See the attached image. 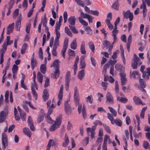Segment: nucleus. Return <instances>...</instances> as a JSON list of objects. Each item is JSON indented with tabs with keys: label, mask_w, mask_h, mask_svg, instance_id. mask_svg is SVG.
Masks as SVG:
<instances>
[{
	"label": "nucleus",
	"mask_w": 150,
	"mask_h": 150,
	"mask_svg": "<svg viewBox=\"0 0 150 150\" xmlns=\"http://www.w3.org/2000/svg\"><path fill=\"white\" fill-rule=\"evenodd\" d=\"M54 144V141L52 139H50L48 142L46 147L47 150H49L51 146H53Z\"/></svg>",
	"instance_id": "nucleus-41"
},
{
	"label": "nucleus",
	"mask_w": 150,
	"mask_h": 150,
	"mask_svg": "<svg viewBox=\"0 0 150 150\" xmlns=\"http://www.w3.org/2000/svg\"><path fill=\"white\" fill-rule=\"evenodd\" d=\"M37 74V78L38 80V81L41 83L43 81V75L40 72H38Z\"/></svg>",
	"instance_id": "nucleus-46"
},
{
	"label": "nucleus",
	"mask_w": 150,
	"mask_h": 150,
	"mask_svg": "<svg viewBox=\"0 0 150 150\" xmlns=\"http://www.w3.org/2000/svg\"><path fill=\"white\" fill-rule=\"evenodd\" d=\"M147 108L146 107H144L141 110L140 117L142 119H143L144 118L145 111L147 109Z\"/></svg>",
	"instance_id": "nucleus-56"
},
{
	"label": "nucleus",
	"mask_w": 150,
	"mask_h": 150,
	"mask_svg": "<svg viewBox=\"0 0 150 150\" xmlns=\"http://www.w3.org/2000/svg\"><path fill=\"white\" fill-rule=\"evenodd\" d=\"M8 114L7 111H2L0 112V123L4 122Z\"/></svg>",
	"instance_id": "nucleus-9"
},
{
	"label": "nucleus",
	"mask_w": 150,
	"mask_h": 150,
	"mask_svg": "<svg viewBox=\"0 0 150 150\" xmlns=\"http://www.w3.org/2000/svg\"><path fill=\"white\" fill-rule=\"evenodd\" d=\"M139 59L135 54L134 55L133 61L132 62V67L133 69H135L137 68V62L139 60Z\"/></svg>",
	"instance_id": "nucleus-11"
},
{
	"label": "nucleus",
	"mask_w": 150,
	"mask_h": 150,
	"mask_svg": "<svg viewBox=\"0 0 150 150\" xmlns=\"http://www.w3.org/2000/svg\"><path fill=\"white\" fill-rule=\"evenodd\" d=\"M85 55H83L80 58L79 67L80 69H84L86 67V64L85 60Z\"/></svg>",
	"instance_id": "nucleus-10"
},
{
	"label": "nucleus",
	"mask_w": 150,
	"mask_h": 150,
	"mask_svg": "<svg viewBox=\"0 0 150 150\" xmlns=\"http://www.w3.org/2000/svg\"><path fill=\"white\" fill-rule=\"evenodd\" d=\"M145 68V67L144 66H142L141 67L140 71L143 72V77L144 78L147 79L149 78V76L148 75H146L144 72H143V71Z\"/></svg>",
	"instance_id": "nucleus-43"
},
{
	"label": "nucleus",
	"mask_w": 150,
	"mask_h": 150,
	"mask_svg": "<svg viewBox=\"0 0 150 150\" xmlns=\"http://www.w3.org/2000/svg\"><path fill=\"white\" fill-rule=\"evenodd\" d=\"M78 78L81 80H82L85 76V72L84 70L79 71L78 74Z\"/></svg>",
	"instance_id": "nucleus-35"
},
{
	"label": "nucleus",
	"mask_w": 150,
	"mask_h": 150,
	"mask_svg": "<svg viewBox=\"0 0 150 150\" xmlns=\"http://www.w3.org/2000/svg\"><path fill=\"white\" fill-rule=\"evenodd\" d=\"M74 101L76 105H78V110L79 113L80 114L81 111L82 105H79V94L78 90V87L77 86H75L74 88Z\"/></svg>",
	"instance_id": "nucleus-1"
},
{
	"label": "nucleus",
	"mask_w": 150,
	"mask_h": 150,
	"mask_svg": "<svg viewBox=\"0 0 150 150\" xmlns=\"http://www.w3.org/2000/svg\"><path fill=\"white\" fill-rule=\"evenodd\" d=\"M120 75L121 77V84L122 85H124L127 82V79L126 78V75L125 73H120Z\"/></svg>",
	"instance_id": "nucleus-16"
},
{
	"label": "nucleus",
	"mask_w": 150,
	"mask_h": 150,
	"mask_svg": "<svg viewBox=\"0 0 150 150\" xmlns=\"http://www.w3.org/2000/svg\"><path fill=\"white\" fill-rule=\"evenodd\" d=\"M50 85V79L48 78L47 77L46 78L44 87L46 88Z\"/></svg>",
	"instance_id": "nucleus-64"
},
{
	"label": "nucleus",
	"mask_w": 150,
	"mask_h": 150,
	"mask_svg": "<svg viewBox=\"0 0 150 150\" xmlns=\"http://www.w3.org/2000/svg\"><path fill=\"white\" fill-rule=\"evenodd\" d=\"M28 125L30 126L31 129L32 130L34 131L35 130V128L33 125L32 119L30 116L28 117Z\"/></svg>",
	"instance_id": "nucleus-27"
},
{
	"label": "nucleus",
	"mask_w": 150,
	"mask_h": 150,
	"mask_svg": "<svg viewBox=\"0 0 150 150\" xmlns=\"http://www.w3.org/2000/svg\"><path fill=\"white\" fill-rule=\"evenodd\" d=\"M90 15L86 13H84L83 12L81 11V17L82 18H88V17Z\"/></svg>",
	"instance_id": "nucleus-61"
},
{
	"label": "nucleus",
	"mask_w": 150,
	"mask_h": 150,
	"mask_svg": "<svg viewBox=\"0 0 150 150\" xmlns=\"http://www.w3.org/2000/svg\"><path fill=\"white\" fill-rule=\"evenodd\" d=\"M64 142L63 143V146L65 147L68 146L69 143V141L68 136L67 134H65L64 138Z\"/></svg>",
	"instance_id": "nucleus-29"
},
{
	"label": "nucleus",
	"mask_w": 150,
	"mask_h": 150,
	"mask_svg": "<svg viewBox=\"0 0 150 150\" xmlns=\"http://www.w3.org/2000/svg\"><path fill=\"white\" fill-rule=\"evenodd\" d=\"M34 54L33 53L31 57V67L33 70L34 69V68L35 66L37 63L36 60H35L34 59Z\"/></svg>",
	"instance_id": "nucleus-31"
},
{
	"label": "nucleus",
	"mask_w": 150,
	"mask_h": 150,
	"mask_svg": "<svg viewBox=\"0 0 150 150\" xmlns=\"http://www.w3.org/2000/svg\"><path fill=\"white\" fill-rule=\"evenodd\" d=\"M76 18L74 16H71L69 17L68 21L71 25H74L75 24Z\"/></svg>",
	"instance_id": "nucleus-25"
},
{
	"label": "nucleus",
	"mask_w": 150,
	"mask_h": 150,
	"mask_svg": "<svg viewBox=\"0 0 150 150\" xmlns=\"http://www.w3.org/2000/svg\"><path fill=\"white\" fill-rule=\"evenodd\" d=\"M65 110L66 113L68 115L70 114L71 113V108L68 102H65Z\"/></svg>",
	"instance_id": "nucleus-14"
},
{
	"label": "nucleus",
	"mask_w": 150,
	"mask_h": 150,
	"mask_svg": "<svg viewBox=\"0 0 150 150\" xmlns=\"http://www.w3.org/2000/svg\"><path fill=\"white\" fill-rule=\"evenodd\" d=\"M9 95V92L8 91H7L5 93V103H8V96Z\"/></svg>",
	"instance_id": "nucleus-57"
},
{
	"label": "nucleus",
	"mask_w": 150,
	"mask_h": 150,
	"mask_svg": "<svg viewBox=\"0 0 150 150\" xmlns=\"http://www.w3.org/2000/svg\"><path fill=\"white\" fill-rule=\"evenodd\" d=\"M7 65L5 69L3 71V73L4 74L3 75V78H2V82L3 83H4V82H5L4 77H5V76H6V71L7 70H8V69H9V64H8V63H7Z\"/></svg>",
	"instance_id": "nucleus-39"
},
{
	"label": "nucleus",
	"mask_w": 150,
	"mask_h": 150,
	"mask_svg": "<svg viewBox=\"0 0 150 150\" xmlns=\"http://www.w3.org/2000/svg\"><path fill=\"white\" fill-rule=\"evenodd\" d=\"M86 102H89L90 103H92L93 102V97L91 95L88 96L86 99Z\"/></svg>",
	"instance_id": "nucleus-55"
},
{
	"label": "nucleus",
	"mask_w": 150,
	"mask_h": 150,
	"mask_svg": "<svg viewBox=\"0 0 150 150\" xmlns=\"http://www.w3.org/2000/svg\"><path fill=\"white\" fill-rule=\"evenodd\" d=\"M63 86L62 85L59 89V92L58 95V100L57 103L58 105L59 106L61 104L62 100L63 95Z\"/></svg>",
	"instance_id": "nucleus-6"
},
{
	"label": "nucleus",
	"mask_w": 150,
	"mask_h": 150,
	"mask_svg": "<svg viewBox=\"0 0 150 150\" xmlns=\"http://www.w3.org/2000/svg\"><path fill=\"white\" fill-rule=\"evenodd\" d=\"M88 46L90 49L91 50L93 53H95V47L93 42H89L88 43Z\"/></svg>",
	"instance_id": "nucleus-34"
},
{
	"label": "nucleus",
	"mask_w": 150,
	"mask_h": 150,
	"mask_svg": "<svg viewBox=\"0 0 150 150\" xmlns=\"http://www.w3.org/2000/svg\"><path fill=\"white\" fill-rule=\"evenodd\" d=\"M70 48L73 50L76 49L77 47V43L76 41V39H74L71 42L70 44Z\"/></svg>",
	"instance_id": "nucleus-17"
},
{
	"label": "nucleus",
	"mask_w": 150,
	"mask_h": 150,
	"mask_svg": "<svg viewBox=\"0 0 150 150\" xmlns=\"http://www.w3.org/2000/svg\"><path fill=\"white\" fill-rule=\"evenodd\" d=\"M86 32L87 33L91 34L92 32L91 28L89 27H86L84 28Z\"/></svg>",
	"instance_id": "nucleus-63"
},
{
	"label": "nucleus",
	"mask_w": 150,
	"mask_h": 150,
	"mask_svg": "<svg viewBox=\"0 0 150 150\" xmlns=\"http://www.w3.org/2000/svg\"><path fill=\"white\" fill-rule=\"evenodd\" d=\"M65 33L67 34L68 35H69L70 36H72V34L71 32L69 30V29H68V28L66 27H65Z\"/></svg>",
	"instance_id": "nucleus-62"
},
{
	"label": "nucleus",
	"mask_w": 150,
	"mask_h": 150,
	"mask_svg": "<svg viewBox=\"0 0 150 150\" xmlns=\"http://www.w3.org/2000/svg\"><path fill=\"white\" fill-rule=\"evenodd\" d=\"M27 47V45L26 43L23 44L22 47L21 51V53L22 54H24Z\"/></svg>",
	"instance_id": "nucleus-50"
},
{
	"label": "nucleus",
	"mask_w": 150,
	"mask_h": 150,
	"mask_svg": "<svg viewBox=\"0 0 150 150\" xmlns=\"http://www.w3.org/2000/svg\"><path fill=\"white\" fill-rule=\"evenodd\" d=\"M136 118L137 121V131H139L140 130V121L139 117L138 116L136 115Z\"/></svg>",
	"instance_id": "nucleus-59"
},
{
	"label": "nucleus",
	"mask_w": 150,
	"mask_h": 150,
	"mask_svg": "<svg viewBox=\"0 0 150 150\" xmlns=\"http://www.w3.org/2000/svg\"><path fill=\"white\" fill-rule=\"evenodd\" d=\"M70 80V72L68 71L66 74L65 77V81L66 82H69Z\"/></svg>",
	"instance_id": "nucleus-49"
},
{
	"label": "nucleus",
	"mask_w": 150,
	"mask_h": 150,
	"mask_svg": "<svg viewBox=\"0 0 150 150\" xmlns=\"http://www.w3.org/2000/svg\"><path fill=\"white\" fill-rule=\"evenodd\" d=\"M119 4L118 2L115 1L112 5V8L116 10H118L119 8Z\"/></svg>",
	"instance_id": "nucleus-53"
},
{
	"label": "nucleus",
	"mask_w": 150,
	"mask_h": 150,
	"mask_svg": "<svg viewBox=\"0 0 150 150\" xmlns=\"http://www.w3.org/2000/svg\"><path fill=\"white\" fill-rule=\"evenodd\" d=\"M110 138L109 135L105 134L104 136L103 143V150H107V142Z\"/></svg>",
	"instance_id": "nucleus-12"
},
{
	"label": "nucleus",
	"mask_w": 150,
	"mask_h": 150,
	"mask_svg": "<svg viewBox=\"0 0 150 150\" xmlns=\"http://www.w3.org/2000/svg\"><path fill=\"white\" fill-rule=\"evenodd\" d=\"M107 117L108 119L110 121L111 123L112 124H116L117 125L120 126L122 124V122L119 119H116L115 120L111 115L109 113L107 114Z\"/></svg>",
	"instance_id": "nucleus-3"
},
{
	"label": "nucleus",
	"mask_w": 150,
	"mask_h": 150,
	"mask_svg": "<svg viewBox=\"0 0 150 150\" xmlns=\"http://www.w3.org/2000/svg\"><path fill=\"white\" fill-rule=\"evenodd\" d=\"M9 36H7V37L6 42H4L2 46V48L0 50V54L1 55H3L5 53L6 50L7 46L9 45Z\"/></svg>",
	"instance_id": "nucleus-5"
},
{
	"label": "nucleus",
	"mask_w": 150,
	"mask_h": 150,
	"mask_svg": "<svg viewBox=\"0 0 150 150\" xmlns=\"http://www.w3.org/2000/svg\"><path fill=\"white\" fill-rule=\"evenodd\" d=\"M18 109L20 112V117L23 120H25L26 118V115L25 113L19 107H18Z\"/></svg>",
	"instance_id": "nucleus-24"
},
{
	"label": "nucleus",
	"mask_w": 150,
	"mask_h": 150,
	"mask_svg": "<svg viewBox=\"0 0 150 150\" xmlns=\"http://www.w3.org/2000/svg\"><path fill=\"white\" fill-rule=\"evenodd\" d=\"M112 19V14L110 13H108L107 15V18L106 20V23L108 26L110 30H112L113 27V25L110 23V21Z\"/></svg>",
	"instance_id": "nucleus-8"
},
{
	"label": "nucleus",
	"mask_w": 150,
	"mask_h": 150,
	"mask_svg": "<svg viewBox=\"0 0 150 150\" xmlns=\"http://www.w3.org/2000/svg\"><path fill=\"white\" fill-rule=\"evenodd\" d=\"M22 75H23V79L21 81V86L24 89L26 90L27 89V87L25 84L24 83V76L23 74H22Z\"/></svg>",
	"instance_id": "nucleus-51"
},
{
	"label": "nucleus",
	"mask_w": 150,
	"mask_h": 150,
	"mask_svg": "<svg viewBox=\"0 0 150 150\" xmlns=\"http://www.w3.org/2000/svg\"><path fill=\"white\" fill-rule=\"evenodd\" d=\"M60 74V72L58 68H55V71L51 74L52 78L57 79L59 77Z\"/></svg>",
	"instance_id": "nucleus-20"
},
{
	"label": "nucleus",
	"mask_w": 150,
	"mask_h": 150,
	"mask_svg": "<svg viewBox=\"0 0 150 150\" xmlns=\"http://www.w3.org/2000/svg\"><path fill=\"white\" fill-rule=\"evenodd\" d=\"M48 91L47 89H44L43 92L42 98L44 101L47 100L49 97Z\"/></svg>",
	"instance_id": "nucleus-18"
},
{
	"label": "nucleus",
	"mask_w": 150,
	"mask_h": 150,
	"mask_svg": "<svg viewBox=\"0 0 150 150\" xmlns=\"http://www.w3.org/2000/svg\"><path fill=\"white\" fill-rule=\"evenodd\" d=\"M7 138L6 134L5 133H2V143H4V142H7Z\"/></svg>",
	"instance_id": "nucleus-44"
},
{
	"label": "nucleus",
	"mask_w": 150,
	"mask_h": 150,
	"mask_svg": "<svg viewBox=\"0 0 150 150\" xmlns=\"http://www.w3.org/2000/svg\"><path fill=\"white\" fill-rule=\"evenodd\" d=\"M96 129V126L95 125L91 127H88L86 128L87 133L89 136H90V138L92 139L95 138Z\"/></svg>",
	"instance_id": "nucleus-4"
},
{
	"label": "nucleus",
	"mask_w": 150,
	"mask_h": 150,
	"mask_svg": "<svg viewBox=\"0 0 150 150\" xmlns=\"http://www.w3.org/2000/svg\"><path fill=\"white\" fill-rule=\"evenodd\" d=\"M104 80L105 81H108L111 83L114 82L115 81L114 79L112 78L111 76H110L109 77L108 76H106L104 75Z\"/></svg>",
	"instance_id": "nucleus-30"
},
{
	"label": "nucleus",
	"mask_w": 150,
	"mask_h": 150,
	"mask_svg": "<svg viewBox=\"0 0 150 150\" xmlns=\"http://www.w3.org/2000/svg\"><path fill=\"white\" fill-rule=\"evenodd\" d=\"M18 66L16 64H13V65L12 68V72L13 74V77L14 79H15L16 78L17 72L18 71Z\"/></svg>",
	"instance_id": "nucleus-21"
},
{
	"label": "nucleus",
	"mask_w": 150,
	"mask_h": 150,
	"mask_svg": "<svg viewBox=\"0 0 150 150\" xmlns=\"http://www.w3.org/2000/svg\"><path fill=\"white\" fill-rule=\"evenodd\" d=\"M85 43L84 41L81 42L80 47V50L82 54L86 53V50L85 48Z\"/></svg>",
	"instance_id": "nucleus-23"
},
{
	"label": "nucleus",
	"mask_w": 150,
	"mask_h": 150,
	"mask_svg": "<svg viewBox=\"0 0 150 150\" xmlns=\"http://www.w3.org/2000/svg\"><path fill=\"white\" fill-rule=\"evenodd\" d=\"M54 37H52L50 40V46L51 47H52L54 43L53 48H57V47L59 45V40H58L55 39L54 43Z\"/></svg>",
	"instance_id": "nucleus-7"
},
{
	"label": "nucleus",
	"mask_w": 150,
	"mask_h": 150,
	"mask_svg": "<svg viewBox=\"0 0 150 150\" xmlns=\"http://www.w3.org/2000/svg\"><path fill=\"white\" fill-rule=\"evenodd\" d=\"M110 67V63L108 62L104 66L103 69V73L105 75L107 71V69L109 68Z\"/></svg>",
	"instance_id": "nucleus-48"
},
{
	"label": "nucleus",
	"mask_w": 150,
	"mask_h": 150,
	"mask_svg": "<svg viewBox=\"0 0 150 150\" xmlns=\"http://www.w3.org/2000/svg\"><path fill=\"white\" fill-rule=\"evenodd\" d=\"M117 29V27L115 26V28L112 32V36L113 37L114 39L115 40H116L117 39L116 34L118 32V30Z\"/></svg>",
	"instance_id": "nucleus-42"
},
{
	"label": "nucleus",
	"mask_w": 150,
	"mask_h": 150,
	"mask_svg": "<svg viewBox=\"0 0 150 150\" xmlns=\"http://www.w3.org/2000/svg\"><path fill=\"white\" fill-rule=\"evenodd\" d=\"M117 100L119 101L120 102L123 103H125L127 102L128 101V99L127 98H121L119 96H117Z\"/></svg>",
	"instance_id": "nucleus-45"
},
{
	"label": "nucleus",
	"mask_w": 150,
	"mask_h": 150,
	"mask_svg": "<svg viewBox=\"0 0 150 150\" xmlns=\"http://www.w3.org/2000/svg\"><path fill=\"white\" fill-rule=\"evenodd\" d=\"M59 59H56L52 63V64L51 66V67H54L56 68H58V67L59 66Z\"/></svg>",
	"instance_id": "nucleus-36"
},
{
	"label": "nucleus",
	"mask_w": 150,
	"mask_h": 150,
	"mask_svg": "<svg viewBox=\"0 0 150 150\" xmlns=\"http://www.w3.org/2000/svg\"><path fill=\"white\" fill-rule=\"evenodd\" d=\"M69 28L72 32L74 33H78V30L74 25H69Z\"/></svg>",
	"instance_id": "nucleus-52"
},
{
	"label": "nucleus",
	"mask_w": 150,
	"mask_h": 150,
	"mask_svg": "<svg viewBox=\"0 0 150 150\" xmlns=\"http://www.w3.org/2000/svg\"><path fill=\"white\" fill-rule=\"evenodd\" d=\"M62 120L61 117L57 118L54 124L51 125L49 128V130L51 132H53L57 129L59 128L61 125Z\"/></svg>",
	"instance_id": "nucleus-2"
},
{
	"label": "nucleus",
	"mask_w": 150,
	"mask_h": 150,
	"mask_svg": "<svg viewBox=\"0 0 150 150\" xmlns=\"http://www.w3.org/2000/svg\"><path fill=\"white\" fill-rule=\"evenodd\" d=\"M130 76L131 78H139L140 77V75L138 72L136 71H134L132 73L130 74Z\"/></svg>",
	"instance_id": "nucleus-37"
},
{
	"label": "nucleus",
	"mask_w": 150,
	"mask_h": 150,
	"mask_svg": "<svg viewBox=\"0 0 150 150\" xmlns=\"http://www.w3.org/2000/svg\"><path fill=\"white\" fill-rule=\"evenodd\" d=\"M35 88L36 90H38V86L35 80H33V82L31 83V90H35Z\"/></svg>",
	"instance_id": "nucleus-38"
},
{
	"label": "nucleus",
	"mask_w": 150,
	"mask_h": 150,
	"mask_svg": "<svg viewBox=\"0 0 150 150\" xmlns=\"http://www.w3.org/2000/svg\"><path fill=\"white\" fill-rule=\"evenodd\" d=\"M133 100L134 103L136 104H142L143 105H145V103L142 102L140 98L137 97H134L133 98Z\"/></svg>",
	"instance_id": "nucleus-22"
},
{
	"label": "nucleus",
	"mask_w": 150,
	"mask_h": 150,
	"mask_svg": "<svg viewBox=\"0 0 150 150\" xmlns=\"http://www.w3.org/2000/svg\"><path fill=\"white\" fill-rule=\"evenodd\" d=\"M119 89V87L117 81H116L115 82V92L117 94L116 95L117 96H118Z\"/></svg>",
	"instance_id": "nucleus-58"
},
{
	"label": "nucleus",
	"mask_w": 150,
	"mask_h": 150,
	"mask_svg": "<svg viewBox=\"0 0 150 150\" xmlns=\"http://www.w3.org/2000/svg\"><path fill=\"white\" fill-rule=\"evenodd\" d=\"M79 60V57L78 56H77L75 59L73 68V69L74 70V75H75L76 73V71L77 70V64Z\"/></svg>",
	"instance_id": "nucleus-26"
},
{
	"label": "nucleus",
	"mask_w": 150,
	"mask_h": 150,
	"mask_svg": "<svg viewBox=\"0 0 150 150\" xmlns=\"http://www.w3.org/2000/svg\"><path fill=\"white\" fill-rule=\"evenodd\" d=\"M123 15L124 17L126 18H129L130 21H131L132 20L133 18V14L131 12L129 11H127L124 13Z\"/></svg>",
	"instance_id": "nucleus-13"
},
{
	"label": "nucleus",
	"mask_w": 150,
	"mask_h": 150,
	"mask_svg": "<svg viewBox=\"0 0 150 150\" xmlns=\"http://www.w3.org/2000/svg\"><path fill=\"white\" fill-rule=\"evenodd\" d=\"M108 108L109 109L110 112L112 114V115H111L112 117H113V116L116 117L117 115V112L113 108L110 107H108Z\"/></svg>",
	"instance_id": "nucleus-40"
},
{
	"label": "nucleus",
	"mask_w": 150,
	"mask_h": 150,
	"mask_svg": "<svg viewBox=\"0 0 150 150\" xmlns=\"http://www.w3.org/2000/svg\"><path fill=\"white\" fill-rule=\"evenodd\" d=\"M79 22L83 25L87 26L88 25V23L83 20L81 17H79Z\"/></svg>",
	"instance_id": "nucleus-54"
},
{
	"label": "nucleus",
	"mask_w": 150,
	"mask_h": 150,
	"mask_svg": "<svg viewBox=\"0 0 150 150\" xmlns=\"http://www.w3.org/2000/svg\"><path fill=\"white\" fill-rule=\"evenodd\" d=\"M115 69L120 72V73H124V71L125 70V68L121 65L117 64L115 65Z\"/></svg>",
	"instance_id": "nucleus-19"
},
{
	"label": "nucleus",
	"mask_w": 150,
	"mask_h": 150,
	"mask_svg": "<svg viewBox=\"0 0 150 150\" xmlns=\"http://www.w3.org/2000/svg\"><path fill=\"white\" fill-rule=\"evenodd\" d=\"M23 132L25 134L29 137L31 136V133L29 129L28 128L25 127L23 129Z\"/></svg>",
	"instance_id": "nucleus-33"
},
{
	"label": "nucleus",
	"mask_w": 150,
	"mask_h": 150,
	"mask_svg": "<svg viewBox=\"0 0 150 150\" xmlns=\"http://www.w3.org/2000/svg\"><path fill=\"white\" fill-rule=\"evenodd\" d=\"M21 19L20 18L16 23V29L18 31L20 30L21 27Z\"/></svg>",
	"instance_id": "nucleus-47"
},
{
	"label": "nucleus",
	"mask_w": 150,
	"mask_h": 150,
	"mask_svg": "<svg viewBox=\"0 0 150 150\" xmlns=\"http://www.w3.org/2000/svg\"><path fill=\"white\" fill-rule=\"evenodd\" d=\"M143 147L145 149L149 148H150V145L149 143L146 141H144L143 144Z\"/></svg>",
	"instance_id": "nucleus-60"
},
{
	"label": "nucleus",
	"mask_w": 150,
	"mask_h": 150,
	"mask_svg": "<svg viewBox=\"0 0 150 150\" xmlns=\"http://www.w3.org/2000/svg\"><path fill=\"white\" fill-rule=\"evenodd\" d=\"M45 64H42L40 67V71L43 74H44L45 73L46 70V65L47 64V60L46 58L45 59Z\"/></svg>",
	"instance_id": "nucleus-15"
},
{
	"label": "nucleus",
	"mask_w": 150,
	"mask_h": 150,
	"mask_svg": "<svg viewBox=\"0 0 150 150\" xmlns=\"http://www.w3.org/2000/svg\"><path fill=\"white\" fill-rule=\"evenodd\" d=\"M120 50H121V56L123 62V64H125V59L124 56V51L122 46L121 45L120 46Z\"/></svg>",
	"instance_id": "nucleus-32"
},
{
	"label": "nucleus",
	"mask_w": 150,
	"mask_h": 150,
	"mask_svg": "<svg viewBox=\"0 0 150 150\" xmlns=\"http://www.w3.org/2000/svg\"><path fill=\"white\" fill-rule=\"evenodd\" d=\"M107 100L110 103L113 102V99L112 96L111 94L109 92H108L106 95Z\"/></svg>",
	"instance_id": "nucleus-28"
}]
</instances>
